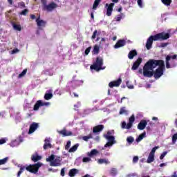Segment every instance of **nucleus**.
<instances>
[{"instance_id": "nucleus-56", "label": "nucleus", "mask_w": 177, "mask_h": 177, "mask_svg": "<svg viewBox=\"0 0 177 177\" xmlns=\"http://www.w3.org/2000/svg\"><path fill=\"white\" fill-rule=\"evenodd\" d=\"M3 143H6V140L3 138L0 139V145H3Z\"/></svg>"}, {"instance_id": "nucleus-58", "label": "nucleus", "mask_w": 177, "mask_h": 177, "mask_svg": "<svg viewBox=\"0 0 177 177\" xmlns=\"http://www.w3.org/2000/svg\"><path fill=\"white\" fill-rule=\"evenodd\" d=\"M19 52V49L15 48L14 50H12V55H15V53H17Z\"/></svg>"}, {"instance_id": "nucleus-44", "label": "nucleus", "mask_w": 177, "mask_h": 177, "mask_svg": "<svg viewBox=\"0 0 177 177\" xmlns=\"http://www.w3.org/2000/svg\"><path fill=\"white\" fill-rule=\"evenodd\" d=\"M160 148V147H154L152 149H151V152H150V154H152V155H153L154 156V154H156V151L157 150V149H159Z\"/></svg>"}, {"instance_id": "nucleus-60", "label": "nucleus", "mask_w": 177, "mask_h": 177, "mask_svg": "<svg viewBox=\"0 0 177 177\" xmlns=\"http://www.w3.org/2000/svg\"><path fill=\"white\" fill-rule=\"evenodd\" d=\"M30 19H32V20H35L36 17L35 15H30Z\"/></svg>"}, {"instance_id": "nucleus-43", "label": "nucleus", "mask_w": 177, "mask_h": 177, "mask_svg": "<svg viewBox=\"0 0 177 177\" xmlns=\"http://www.w3.org/2000/svg\"><path fill=\"white\" fill-rule=\"evenodd\" d=\"M27 74V69H24L19 75V78H21V77H24Z\"/></svg>"}, {"instance_id": "nucleus-37", "label": "nucleus", "mask_w": 177, "mask_h": 177, "mask_svg": "<svg viewBox=\"0 0 177 177\" xmlns=\"http://www.w3.org/2000/svg\"><path fill=\"white\" fill-rule=\"evenodd\" d=\"M111 175L112 176H115V175H117V169L115 168H112L111 169Z\"/></svg>"}, {"instance_id": "nucleus-12", "label": "nucleus", "mask_w": 177, "mask_h": 177, "mask_svg": "<svg viewBox=\"0 0 177 177\" xmlns=\"http://www.w3.org/2000/svg\"><path fill=\"white\" fill-rule=\"evenodd\" d=\"M125 45H127V41H125L124 39H120L114 46V48L118 49V48H122V46H125Z\"/></svg>"}, {"instance_id": "nucleus-52", "label": "nucleus", "mask_w": 177, "mask_h": 177, "mask_svg": "<svg viewBox=\"0 0 177 177\" xmlns=\"http://www.w3.org/2000/svg\"><path fill=\"white\" fill-rule=\"evenodd\" d=\"M176 66H177V63L175 62V60H174V62H172V61H171L170 68L173 67H176Z\"/></svg>"}, {"instance_id": "nucleus-4", "label": "nucleus", "mask_w": 177, "mask_h": 177, "mask_svg": "<svg viewBox=\"0 0 177 177\" xmlns=\"http://www.w3.org/2000/svg\"><path fill=\"white\" fill-rule=\"evenodd\" d=\"M103 66V58L97 57L95 62L90 66L91 70H95V71H100V70H104V68H102Z\"/></svg>"}, {"instance_id": "nucleus-55", "label": "nucleus", "mask_w": 177, "mask_h": 177, "mask_svg": "<svg viewBox=\"0 0 177 177\" xmlns=\"http://www.w3.org/2000/svg\"><path fill=\"white\" fill-rule=\"evenodd\" d=\"M19 6H20V8H26V3L21 1L19 3Z\"/></svg>"}, {"instance_id": "nucleus-31", "label": "nucleus", "mask_w": 177, "mask_h": 177, "mask_svg": "<svg viewBox=\"0 0 177 177\" xmlns=\"http://www.w3.org/2000/svg\"><path fill=\"white\" fill-rule=\"evenodd\" d=\"M89 139H93V136L91 133H90L88 136H83L82 140H84V142H88Z\"/></svg>"}, {"instance_id": "nucleus-59", "label": "nucleus", "mask_w": 177, "mask_h": 177, "mask_svg": "<svg viewBox=\"0 0 177 177\" xmlns=\"http://www.w3.org/2000/svg\"><path fill=\"white\" fill-rule=\"evenodd\" d=\"M65 175V171H64V168L61 169V176H64Z\"/></svg>"}, {"instance_id": "nucleus-26", "label": "nucleus", "mask_w": 177, "mask_h": 177, "mask_svg": "<svg viewBox=\"0 0 177 177\" xmlns=\"http://www.w3.org/2000/svg\"><path fill=\"white\" fill-rule=\"evenodd\" d=\"M52 97H53V94H52V93H46L44 95L45 100H50V99H52Z\"/></svg>"}, {"instance_id": "nucleus-33", "label": "nucleus", "mask_w": 177, "mask_h": 177, "mask_svg": "<svg viewBox=\"0 0 177 177\" xmlns=\"http://www.w3.org/2000/svg\"><path fill=\"white\" fill-rule=\"evenodd\" d=\"M12 27L15 30H17V31H21V26H20V24H13Z\"/></svg>"}, {"instance_id": "nucleus-40", "label": "nucleus", "mask_w": 177, "mask_h": 177, "mask_svg": "<svg viewBox=\"0 0 177 177\" xmlns=\"http://www.w3.org/2000/svg\"><path fill=\"white\" fill-rule=\"evenodd\" d=\"M176 140H177V133L174 134L172 136V144L175 145V143H176Z\"/></svg>"}, {"instance_id": "nucleus-51", "label": "nucleus", "mask_w": 177, "mask_h": 177, "mask_svg": "<svg viewBox=\"0 0 177 177\" xmlns=\"http://www.w3.org/2000/svg\"><path fill=\"white\" fill-rule=\"evenodd\" d=\"M168 45H169V43H161L160 48H165V47L168 46Z\"/></svg>"}, {"instance_id": "nucleus-49", "label": "nucleus", "mask_w": 177, "mask_h": 177, "mask_svg": "<svg viewBox=\"0 0 177 177\" xmlns=\"http://www.w3.org/2000/svg\"><path fill=\"white\" fill-rule=\"evenodd\" d=\"M113 142H110L108 141V142H106L104 145V147H111V146H113Z\"/></svg>"}, {"instance_id": "nucleus-3", "label": "nucleus", "mask_w": 177, "mask_h": 177, "mask_svg": "<svg viewBox=\"0 0 177 177\" xmlns=\"http://www.w3.org/2000/svg\"><path fill=\"white\" fill-rule=\"evenodd\" d=\"M42 165V163L37 162L34 165H29L28 167H21L19 169V171L17 173V177H20L21 174L24 172V169H26L28 172H30V174H37L38 171H39V168H41Z\"/></svg>"}, {"instance_id": "nucleus-1", "label": "nucleus", "mask_w": 177, "mask_h": 177, "mask_svg": "<svg viewBox=\"0 0 177 177\" xmlns=\"http://www.w3.org/2000/svg\"><path fill=\"white\" fill-rule=\"evenodd\" d=\"M164 60L162 59H149L143 67V75L148 78H151L153 75L156 80H158L164 74Z\"/></svg>"}, {"instance_id": "nucleus-35", "label": "nucleus", "mask_w": 177, "mask_h": 177, "mask_svg": "<svg viewBox=\"0 0 177 177\" xmlns=\"http://www.w3.org/2000/svg\"><path fill=\"white\" fill-rule=\"evenodd\" d=\"M55 160V155H51L48 158H46V161L48 162H52Z\"/></svg>"}, {"instance_id": "nucleus-63", "label": "nucleus", "mask_w": 177, "mask_h": 177, "mask_svg": "<svg viewBox=\"0 0 177 177\" xmlns=\"http://www.w3.org/2000/svg\"><path fill=\"white\" fill-rule=\"evenodd\" d=\"M19 143H21V142H23V138H21V136H19Z\"/></svg>"}, {"instance_id": "nucleus-2", "label": "nucleus", "mask_w": 177, "mask_h": 177, "mask_svg": "<svg viewBox=\"0 0 177 177\" xmlns=\"http://www.w3.org/2000/svg\"><path fill=\"white\" fill-rule=\"evenodd\" d=\"M171 37L169 33H165V32H162L160 33H157L155 35L150 36L147 41L146 48L148 50L151 49V46H153V41H165Z\"/></svg>"}, {"instance_id": "nucleus-15", "label": "nucleus", "mask_w": 177, "mask_h": 177, "mask_svg": "<svg viewBox=\"0 0 177 177\" xmlns=\"http://www.w3.org/2000/svg\"><path fill=\"white\" fill-rule=\"evenodd\" d=\"M146 125H147V121L146 120H142L138 124V129L143 131L146 128Z\"/></svg>"}, {"instance_id": "nucleus-62", "label": "nucleus", "mask_w": 177, "mask_h": 177, "mask_svg": "<svg viewBox=\"0 0 177 177\" xmlns=\"http://www.w3.org/2000/svg\"><path fill=\"white\" fill-rule=\"evenodd\" d=\"M127 87L129 88V89H133V85H127Z\"/></svg>"}, {"instance_id": "nucleus-8", "label": "nucleus", "mask_w": 177, "mask_h": 177, "mask_svg": "<svg viewBox=\"0 0 177 177\" xmlns=\"http://www.w3.org/2000/svg\"><path fill=\"white\" fill-rule=\"evenodd\" d=\"M122 82V80L120 77L117 80L112 81V82H109V88H114V87L118 88V86H120V85H121Z\"/></svg>"}, {"instance_id": "nucleus-32", "label": "nucleus", "mask_w": 177, "mask_h": 177, "mask_svg": "<svg viewBox=\"0 0 177 177\" xmlns=\"http://www.w3.org/2000/svg\"><path fill=\"white\" fill-rule=\"evenodd\" d=\"M9 160V157H6L3 159L0 160V165H5L6 162Z\"/></svg>"}, {"instance_id": "nucleus-46", "label": "nucleus", "mask_w": 177, "mask_h": 177, "mask_svg": "<svg viewBox=\"0 0 177 177\" xmlns=\"http://www.w3.org/2000/svg\"><path fill=\"white\" fill-rule=\"evenodd\" d=\"M71 146V141H68L65 146V150H68Z\"/></svg>"}, {"instance_id": "nucleus-54", "label": "nucleus", "mask_w": 177, "mask_h": 177, "mask_svg": "<svg viewBox=\"0 0 177 177\" xmlns=\"http://www.w3.org/2000/svg\"><path fill=\"white\" fill-rule=\"evenodd\" d=\"M137 3H138V6H140V8H143V4L142 2V0H137Z\"/></svg>"}, {"instance_id": "nucleus-19", "label": "nucleus", "mask_w": 177, "mask_h": 177, "mask_svg": "<svg viewBox=\"0 0 177 177\" xmlns=\"http://www.w3.org/2000/svg\"><path fill=\"white\" fill-rule=\"evenodd\" d=\"M59 133H60L61 135H63V136H71V135H73V132L67 131L66 129H64L63 130L59 131Z\"/></svg>"}, {"instance_id": "nucleus-24", "label": "nucleus", "mask_w": 177, "mask_h": 177, "mask_svg": "<svg viewBox=\"0 0 177 177\" xmlns=\"http://www.w3.org/2000/svg\"><path fill=\"white\" fill-rule=\"evenodd\" d=\"M99 153V151L97 149H93L91 152H88V157H93V156H96V154Z\"/></svg>"}, {"instance_id": "nucleus-50", "label": "nucleus", "mask_w": 177, "mask_h": 177, "mask_svg": "<svg viewBox=\"0 0 177 177\" xmlns=\"http://www.w3.org/2000/svg\"><path fill=\"white\" fill-rule=\"evenodd\" d=\"M167 151H164L160 156V160H164V157L167 156Z\"/></svg>"}, {"instance_id": "nucleus-42", "label": "nucleus", "mask_w": 177, "mask_h": 177, "mask_svg": "<svg viewBox=\"0 0 177 177\" xmlns=\"http://www.w3.org/2000/svg\"><path fill=\"white\" fill-rule=\"evenodd\" d=\"M41 9H43L48 3V0H41Z\"/></svg>"}, {"instance_id": "nucleus-18", "label": "nucleus", "mask_w": 177, "mask_h": 177, "mask_svg": "<svg viewBox=\"0 0 177 177\" xmlns=\"http://www.w3.org/2000/svg\"><path fill=\"white\" fill-rule=\"evenodd\" d=\"M135 56H138V51H136V50H132L128 54V57L131 60H132Z\"/></svg>"}, {"instance_id": "nucleus-20", "label": "nucleus", "mask_w": 177, "mask_h": 177, "mask_svg": "<svg viewBox=\"0 0 177 177\" xmlns=\"http://www.w3.org/2000/svg\"><path fill=\"white\" fill-rule=\"evenodd\" d=\"M41 158H42V157L41 156H39L38 153L32 155L31 157V160L34 162H37V161H39V160H41Z\"/></svg>"}, {"instance_id": "nucleus-16", "label": "nucleus", "mask_w": 177, "mask_h": 177, "mask_svg": "<svg viewBox=\"0 0 177 177\" xmlns=\"http://www.w3.org/2000/svg\"><path fill=\"white\" fill-rule=\"evenodd\" d=\"M43 149L44 150H47V149H52V144H50V138H46L44 140V145Z\"/></svg>"}, {"instance_id": "nucleus-53", "label": "nucleus", "mask_w": 177, "mask_h": 177, "mask_svg": "<svg viewBox=\"0 0 177 177\" xmlns=\"http://www.w3.org/2000/svg\"><path fill=\"white\" fill-rule=\"evenodd\" d=\"M138 161H139V157L138 156H134L133 158V162L134 164H136V162H138Z\"/></svg>"}, {"instance_id": "nucleus-6", "label": "nucleus", "mask_w": 177, "mask_h": 177, "mask_svg": "<svg viewBox=\"0 0 177 177\" xmlns=\"http://www.w3.org/2000/svg\"><path fill=\"white\" fill-rule=\"evenodd\" d=\"M57 8V5L55 2H51L49 4H46L43 8L42 10H46V12H52Z\"/></svg>"}, {"instance_id": "nucleus-11", "label": "nucleus", "mask_w": 177, "mask_h": 177, "mask_svg": "<svg viewBox=\"0 0 177 177\" xmlns=\"http://www.w3.org/2000/svg\"><path fill=\"white\" fill-rule=\"evenodd\" d=\"M143 62V59L140 57H138V59L133 63L131 70H138V68L140 64H142V62Z\"/></svg>"}, {"instance_id": "nucleus-13", "label": "nucleus", "mask_w": 177, "mask_h": 177, "mask_svg": "<svg viewBox=\"0 0 177 177\" xmlns=\"http://www.w3.org/2000/svg\"><path fill=\"white\" fill-rule=\"evenodd\" d=\"M38 127V123H32L29 128L28 134L30 135L31 133H34V132H35V131L37 129Z\"/></svg>"}, {"instance_id": "nucleus-64", "label": "nucleus", "mask_w": 177, "mask_h": 177, "mask_svg": "<svg viewBox=\"0 0 177 177\" xmlns=\"http://www.w3.org/2000/svg\"><path fill=\"white\" fill-rule=\"evenodd\" d=\"M171 177H177L176 172H174Z\"/></svg>"}, {"instance_id": "nucleus-10", "label": "nucleus", "mask_w": 177, "mask_h": 177, "mask_svg": "<svg viewBox=\"0 0 177 177\" xmlns=\"http://www.w3.org/2000/svg\"><path fill=\"white\" fill-rule=\"evenodd\" d=\"M62 158L58 157L57 158H54L53 161L50 162V167H60L62 165Z\"/></svg>"}, {"instance_id": "nucleus-7", "label": "nucleus", "mask_w": 177, "mask_h": 177, "mask_svg": "<svg viewBox=\"0 0 177 177\" xmlns=\"http://www.w3.org/2000/svg\"><path fill=\"white\" fill-rule=\"evenodd\" d=\"M49 104V102H44L42 100H38L35 104L33 110L35 111H37V110H39V107H42L43 106H48Z\"/></svg>"}, {"instance_id": "nucleus-25", "label": "nucleus", "mask_w": 177, "mask_h": 177, "mask_svg": "<svg viewBox=\"0 0 177 177\" xmlns=\"http://www.w3.org/2000/svg\"><path fill=\"white\" fill-rule=\"evenodd\" d=\"M100 2H102V0H95L93 5V10H96L97 9V6H99Z\"/></svg>"}, {"instance_id": "nucleus-9", "label": "nucleus", "mask_w": 177, "mask_h": 177, "mask_svg": "<svg viewBox=\"0 0 177 177\" xmlns=\"http://www.w3.org/2000/svg\"><path fill=\"white\" fill-rule=\"evenodd\" d=\"M105 6L106 8V16H111V14L113 13V8H114V3H111L110 4L106 3Z\"/></svg>"}, {"instance_id": "nucleus-47", "label": "nucleus", "mask_w": 177, "mask_h": 177, "mask_svg": "<svg viewBox=\"0 0 177 177\" xmlns=\"http://www.w3.org/2000/svg\"><path fill=\"white\" fill-rule=\"evenodd\" d=\"M83 162H89V161H91V158L88 157H84L82 160Z\"/></svg>"}, {"instance_id": "nucleus-30", "label": "nucleus", "mask_w": 177, "mask_h": 177, "mask_svg": "<svg viewBox=\"0 0 177 177\" xmlns=\"http://www.w3.org/2000/svg\"><path fill=\"white\" fill-rule=\"evenodd\" d=\"M145 136H146V132H144V133H141L138 136V138H136L137 143H139V142H140L143 139V138H145Z\"/></svg>"}, {"instance_id": "nucleus-48", "label": "nucleus", "mask_w": 177, "mask_h": 177, "mask_svg": "<svg viewBox=\"0 0 177 177\" xmlns=\"http://www.w3.org/2000/svg\"><path fill=\"white\" fill-rule=\"evenodd\" d=\"M91 49H92V47L87 48L84 51L85 55H89V53L91 52Z\"/></svg>"}, {"instance_id": "nucleus-17", "label": "nucleus", "mask_w": 177, "mask_h": 177, "mask_svg": "<svg viewBox=\"0 0 177 177\" xmlns=\"http://www.w3.org/2000/svg\"><path fill=\"white\" fill-rule=\"evenodd\" d=\"M36 23L38 27H45L46 26V21L41 19V17L36 19Z\"/></svg>"}, {"instance_id": "nucleus-38", "label": "nucleus", "mask_w": 177, "mask_h": 177, "mask_svg": "<svg viewBox=\"0 0 177 177\" xmlns=\"http://www.w3.org/2000/svg\"><path fill=\"white\" fill-rule=\"evenodd\" d=\"M135 140V139L133 138V137H132V136H129V137H128L127 138V142H128V143H133V141Z\"/></svg>"}, {"instance_id": "nucleus-39", "label": "nucleus", "mask_w": 177, "mask_h": 177, "mask_svg": "<svg viewBox=\"0 0 177 177\" xmlns=\"http://www.w3.org/2000/svg\"><path fill=\"white\" fill-rule=\"evenodd\" d=\"M28 13V10L24 9V10H22V11L19 13V15H21V16H27Z\"/></svg>"}, {"instance_id": "nucleus-45", "label": "nucleus", "mask_w": 177, "mask_h": 177, "mask_svg": "<svg viewBox=\"0 0 177 177\" xmlns=\"http://www.w3.org/2000/svg\"><path fill=\"white\" fill-rule=\"evenodd\" d=\"M96 35H99V34H97V30H95L93 32V35L91 36V39H95L96 38Z\"/></svg>"}, {"instance_id": "nucleus-5", "label": "nucleus", "mask_w": 177, "mask_h": 177, "mask_svg": "<svg viewBox=\"0 0 177 177\" xmlns=\"http://www.w3.org/2000/svg\"><path fill=\"white\" fill-rule=\"evenodd\" d=\"M133 122H135V115H132L129 118V122L127 124L125 122H122V129H131V127L133 125Z\"/></svg>"}, {"instance_id": "nucleus-36", "label": "nucleus", "mask_w": 177, "mask_h": 177, "mask_svg": "<svg viewBox=\"0 0 177 177\" xmlns=\"http://www.w3.org/2000/svg\"><path fill=\"white\" fill-rule=\"evenodd\" d=\"M124 17V14L121 13L120 15H118L115 19L116 21H121V19Z\"/></svg>"}, {"instance_id": "nucleus-27", "label": "nucleus", "mask_w": 177, "mask_h": 177, "mask_svg": "<svg viewBox=\"0 0 177 177\" xmlns=\"http://www.w3.org/2000/svg\"><path fill=\"white\" fill-rule=\"evenodd\" d=\"M78 146H80L78 144H75L73 145L69 150L68 153H74V151H77V149H78Z\"/></svg>"}, {"instance_id": "nucleus-21", "label": "nucleus", "mask_w": 177, "mask_h": 177, "mask_svg": "<svg viewBox=\"0 0 177 177\" xmlns=\"http://www.w3.org/2000/svg\"><path fill=\"white\" fill-rule=\"evenodd\" d=\"M105 138L107 139L108 142L115 144V138L114 137V136H105Z\"/></svg>"}, {"instance_id": "nucleus-34", "label": "nucleus", "mask_w": 177, "mask_h": 177, "mask_svg": "<svg viewBox=\"0 0 177 177\" xmlns=\"http://www.w3.org/2000/svg\"><path fill=\"white\" fill-rule=\"evenodd\" d=\"M93 52L95 55H98L99 52H100V48L99 46L95 45L93 48Z\"/></svg>"}, {"instance_id": "nucleus-23", "label": "nucleus", "mask_w": 177, "mask_h": 177, "mask_svg": "<svg viewBox=\"0 0 177 177\" xmlns=\"http://www.w3.org/2000/svg\"><path fill=\"white\" fill-rule=\"evenodd\" d=\"M78 173V169H72L69 171L68 175L71 177L75 176V174Z\"/></svg>"}, {"instance_id": "nucleus-28", "label": "nucleus", "mask_w": 177, "mask_h": 177, "mask_svg": "<svg viewBox=\"0 0 177 177\" xmlns=\"http://www.w3.org/2000/svg\"><path fill=\"white\" fill-rule=\"evenodd\" d=\"M98 164H110V161L107 159L100 158L97 161Z\"/></svg>"}, {"instance_id": "nucleus-14", "label": "nucleus", "mask_w": 177, "mask_h": 177, "mask_svg": "<svg viewBox=\"0 0 177 177\" xmlns=\"http://www.w3.org/2000/svg\"><path fill=\"white\" fill-rule=\"evenodd\" d=\"M104 129V126L103 124H99L93 128V133H99L100 132H102Z\"/></svg>"}, {"instance_id": "nucleus-22", "label": "nucleus", "mask_w": 177, "mask_h": 177, "mask_svg": "<svg viewBox=\"0 0 177 177\" xmlns=\"http://www.w3.org/2000/svg\"><path fill=\"white\" fill-rule=\"evenodd\" d=\"M153 161H154V155H153L152 153H149L148 158L147 160V164H151V162H153Z\"/></svg>"}, {"instance_id": "nucleus-57", "label": "nucleus", "mask_w": 177, "mask_h": 177, "mask_svg": "<svg viewBox=\"0 0 177 177\" xmlns=\"http://www.w3.org/2000/svg\"><path fill=\"white\" fill-rule=\"evenodd\" d=\"M111 135H112V133H111V131H107L106 134L104 135V138H106V136H112Z\"/></svg>"}, {"instance_id": "nucleus-61", "label": "nucleus", "mask_w": 177, "mask_h": 177, "mask_svg": "<svg viewBox=\"0 0 177 177\" xmlns=\"http://www.w3.org/2000/svg\"><path fill=\"white\" fill-rule=\"evenodd\" d=\"M91 16L92 20H93L95 19V15H93V12H91Z\"/></svg>"}, {"instance_id": "nucleus-29", "label": "nucleus", "mask_w": 177, "mask_h": 177, "mask_svg": "<svg viewBox=\"0 0 177 177\" xmlns=\"http://www.w3.org/2000/svg\"><path fill=\"white\" fill-rule=\"evenodd\" d=\"M162 3L165 5V6H171V3H172V0H161Z\"/></svg>"}, {"instance_id": "nucleus-41", "label": "nucleus", "mask_w": 177, "mask_h": 177, "mask_svg": "<svg viewBox=\"0 0 177 177\" xmlns=\"http://www.w3.org/2000/svg\"><path fill=\"white\" fill-rule=\"evenodd\" d=\"M119 114L122 115V114H128V111L125 110V108H121L120 111L119 112Z\"/></svg>"}]
</instances>
